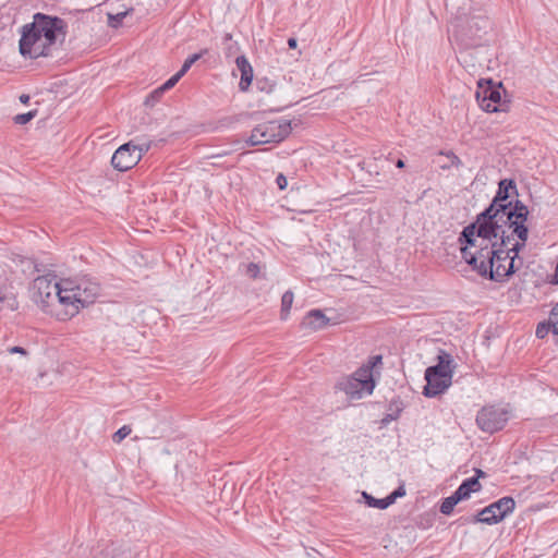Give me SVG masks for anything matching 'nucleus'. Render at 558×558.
Masks as SVG:
<instances>
[{
    "mask_svg": "<svg viewBox=\"0 0 558 558\" xmlns=\"http://www.w3.org/2000/svg\"><path fill=\"white\" fill-rule=\"evenodd\" d=\"M99 292V283L86 277L56 281L39 276L29 289L31 300L37 307L60 322L71 319L83 307L94 303Z\"/></svg>",
    "mask_w": 558,
    "mask_h": 558,
    "instance_id": "1",
    "label": "nucleus"
},
{
    "mask_svg": "<svg viewBox=\"0 0 558 558\" xmlns=\"http://www.w3.org/2000/svg\"><path fill=\"white\" fill-rule=\"evenodd\" d=\"M515 189L513 180L505 179L499 182L492 204L477 216L475 222L463 229V236L468 243L472 244L475 233L488 238L502 233V228L512 230V234L518 239L527 240L529 229L525 226L529 216L527 207L520 201H517L513 206L508 202L510 190L515 191Z\"/></svg>",
    "mask_w": 558,
    "mask_h": 558,
    "instance_id": "2",
    "label": "nucleus"
},
{
    "mask_svg": "<svg viewBox=\"0 0 558 558\" xmlns=\"http://www.w3.org/2000/svg\"><path fill=\"white\" fill-rule=\"evenodd\" d=\"M508 230L502 228V233H496V235H489L488 238L475 233L472 244L468 243L462 231L459 236L462 258L481 276H489L492 280L497 282L504 281L519 269V266L514 264V257L508 262V265L501 264V260L508 258L505 247L510 244L514 235L512 232L509 234Z\"/></svg>",
    "mask_w": 558,
    "mask_h": 558,
    "instance_id": "3",
    "label": "nucleus"
},
{
    "mask_svg": "<svg viewBox=\"0 0 558 558\" xmlns=\"http://www.w3.org/2000/svg\"><path fill=\"white\" fill-rule=\"evenodd\" d=\"M66 23L58 16L36 13L33 22L23 26L20 52L23 57L37 59L51 56L58 43L64 40Z\"/></svg>",
    "mask_w": 558,
    "mask_h": 558,
    "instance_id": "4",
    "label": "nucleus"
},
{
    "mask_svg": "<svg viewBox=\"0 0 558 558\" xmlns=\"http://www.w3.org/2000/svg\"><path fill=\"white\" fill-rule=\"evenodd\" d=\"M291 130V122L286 119L263 122L252 130L246 143L250 146L279 143L290 134Z\"/></svg>",
    "mask_w": 558,
    "mask_h": 558,
    "instance_id": "5",
    "label": "nucleus"
},
{
    "mask_svg": "<svg viewBox=\"0 0 558 558\" xmlns=\"http://www.w3.org/2000/svg\"><path fill=\"white\" fill-rule=\"evenodd\" d=\"M364 369H356L350 376L342 377L337 383V388L343 391L350 399H362L364 396L372 395L375 388L374 378L368 377Z\"/></svg>",
    "mask_w": 558,
    "mask_h": 558,
    "instance_id": "6",
    "label": "nucleus"
},
{
    "mask_svg": "<svg viewBox=\"0 0 558 558\" xmlns=\"http://www.w3.org/2000/svg\"><path fill=\"white\" fill-rule=\"evenodd\" d=\"M514 506L515 502L511 497H502L478 511L470 522L488 525L497 524L513 511Z\"/></svg>",
    "mask_w": 558,
    "mask_h": 558,
    "instance_id": "7",
    "label": "nucleus"
},
{
    "mask_svg": "<svg viewBox=\"0 0 558 558\" xmlns=\"http://www.w3.org/2000/svg\"><path fill=\"white\" fill-rule=\"evenodd\" d=\"M507 421L508 412L495 407L483 408L476 415L477 426L490 434L500 430Z\"/></svg>",
    "mask_w": 558,
    "mask_h": 558,
    "instance_id": "8",
    "label": "nucleus"
},
{
    "mask_svg": "<svg viewBox=\"0 0 558 558\" xmlns=\"http://www.w3.org/2000/svg\"><path fill=\"white\" fill-rule=\"evenodd\" d=\"M488 21L481 16H471L463 23H459L456 27V34L459 39L466 46L472 47L475 39L480 37V32L486 28Z\"/></svg>",
    "mask_w": 558,
    "mask_h": 558,
    "instance_id": "9",
    "label": "nucleus"
},
{
    "mask_svg": "<svg viewBox=\"0 0 558 558\" xmlns=\"http://www.w3.org/2000/svg\"><path fill=\"white\" fill-rule=\"evenodd\" d=\"M141 160V150L132 142L121 145L111 158V165L119 171H126Z\"/></svg>",
    "mask_w": 558,
    "mask_h": 558,
    "instance_id": "10",
    "label": "nucleus"
},
{
    "mask_svg": "<svg viewBox=\"0 0 558 558\" xmlns=\"http://www.w3.org/2000/svg\"><path fill=\"white\" fill-rule=\"evenodd\" d=\"M426 386L424 387V396L428 398L436 397L445 392L452 384L451 375L440 377V375H428L425 372Z\"/></svg>",
    "mask_w": 558,
    "mask_h": 558,
    "instance_id": "11",
    "label": "nucleus"
},
{
    "mask_svg": "<svg viewBox=\"0 0 558 558\" xmlns=\"http://www.w3.org/2000/svg\"><path fill=\"white\" fill-rule=\"evenodd\" d=\"M477 101L481 108L487 112L498 111V105L501 100L499 87L488 86L476 93Z\"/></svg>",
    "mask_w": 558,
    "mask_h": 558,
    "instance_id": "12",
    "label": "nucleus"
},
{
    "mask_svg": "<svg viewBox=\"0 0 558 558\" xmlns=\"http://www.w3.org/2000/svg\"><path fill=\"white\" fill-rule=\"evenodd\" d=\"M405 493L407 490H392L390 495L384 498H375L366 490H362V498L368 507L384 510L395 504L398 498L404 497Z\"/></svg>",
    "mask_w": 558,
    "mask_h": 558,
    "instance_id": "13",
    "label": "nucleus"
},
{
    "mask_svg": "<svg viewBox=\"0 0 558 558\" xmlns=\"http://www.w3.org/2000/svg\"><path fill=\"white\" fill-rule=\"evenodd\" d=\"M453 360L449 353L441 351L438 355V363L434 366H429L426 368V373L430 375H440V377H446V375L453 376Z\"/></svg>",
    "mask_w": 558,
    "mask_h": 558,
    "instance_id": "14",
    "label": "nucleus"
},
{
    "mask_svg": "<svg viewBox=\"0 0 558 558\" xmlns=\"http://www.w3.org/2000/svg\"><path fill=\"white\" fill-rule=\"evenodd\" d=\"M235 64L241 72L239 87L242 92H246L253 81V68L245 56L238 57Z\"/></svg>",
    "mask_w": 558,
    "mask_h": 558,
    "instance_id": "15",
    "label": "nucleus"
},
{
    "mask_svg": "<svg viewBox=\"0 0 558 558\" xmlns=\"http://www.w3.org/2000/svg\"><path fill=\"white\" fill-rule=\"evenodd\" d=\"M124 554L121 546L114 543H106L93 548L92 558H124Z\"/></svg>",
    "mask_w": 558,
    "mask_h": 558,
    "instance_id": "16",
    "label": "nucleus"
},
{
    "mask_svg": "<svg viewBox=\"0 0 558 558\" xmlns=\"http://www.w3.org/2000/svg\"><path fill=\"white\" fill-rule=\"evenodd\" d=\"M329 318L319 310H313L304 317L302 325L311 330H319L326 327Z\"/></svg>",
    "mask_w": 558,
    "mask_h": 558,
    "instance_id": "17",
    "label": "nucleus"
},
{
    "mask_svg": "<svg viewBox=\"0 0 558 558\" xmlns=\"http://www.w3.org/2000/svg\"><path fill=\"white\" fill-rule=\"evenodd\" d=\"M472 490H456L453 495L445 498L440 505V512L442 514H450L454 506L462 499L470 497Z\"/></svg>",
    "mask_w": 558,
    "mask_h": 558,
    "instance_id": "18",
    "label": "nucleus"
},
{
    "mask_svg": "<svg viewBox=\"0 0 558 558\" xmlns=\"http://www.w3.org/2000/svg\"><path fill=\"white\" fill-rule=\"evenodd\" d=\"M0 303L2 304L0 310L15 311L19 307L14 293L7 287H0Z\"/></svg>",
    "mask_w": 558,
    "mask_h": 558,
    "instance_id": "19",
    "label": "nucleus"
},
{
    "mask_svg": "<svg viewBox=\"0 0 558 558\" xmlns=\"http://www.w3.org/2000/svg\"><path fill=\"white\" fill-rule=\"evenodd\" d=\"M474 471H475V475L462 478L458 488L470 489V488H474L475 486L480 487L478 480L481 477H485L486 473L478 469H475Z\"/></svg>",
    "mask_w": 558,
    "mask_h": 558,
    "instance_id": "20",
    "label": "nucleus"
},
{
    "mask_svg": "<svg viewBox=\"0 0 558 558\" xmlns=\"http://www.w3.org/2000/svg\"><path fill=\"white\" fill-rule=\"evenodd\" d=\"M293 299H294V294L292 291H286L281 298V311H280V316H281V319H287L289 314H290V310L292 307V304H293Z\"/></svg>",
    "mask_w": 558,
    "mask_h": 558,
    "instance_id": "21",
    "label": "nucleus"
},
{
    "mask_svg": "<svg viewBox=\"0 0 558 558\" xmlns=\"http://www.w3.org/2000/svg\"><path fill=\"white\" fill-rule=\"evenodd\" d=\"M381 355H374V356H371L366 363L362 364L361 367H359V369H364L366 371L365 374L371 377V378H374L373 376V371L374 368L377 366V365H380L381 364Z\"/></svg>",
    "mask_w": 558,
    "mask_h": 558,
    "instance_id": "22",
    "label": "nucleus"
},
{
    "mask_svg": "<svg viewBox=\"0 0 558 558\" xmlns=\"http://www.w3.org/2000/svg\"><path fill=\"white\" fill-rule=\"evenodd\" d=\"M207 52V49H204L202 50L201 52L198 53H194L192 56H190L183 63L182 68L180 69V73L182 75H184L190 69L191 66L196 62L198 61L205 53Z\"/></svg>",
    "mask_w": 558,
    "mask_h": 558,
    "instance_id": "23",
    "label": "nucleus"
},
{
    "mask_svg": "<svg viewBox=\"0 0 558 558\" xmlns=\"http://www.w3.org/2000/svg\"><path fill=\"white\" fill-rule=\"evenodd\" d=\"M520 241L515 242L512 247H509V245L507 247H505L507 251H509V253H513L512 257H514V264L517 266H519V268L521 267L522 265V260L518 258V254L519 252L525 246V241L519 239Z\"/></svg>",
    "mask_w": 558,
    "mask_h": 558,
    "instance_id": "24",
    "label": "nucleus"
},
{
    "mask_svg": "<svg viewBox=\"0 0 558 558\" xmlns=\"http://www.w3.org/2000/svg\"><path fill=\"white\" fill-rule=\"evenodd\" d=\"M131 432L132 428L129 425H123L113 434V442L120 444L125 437H128L131 434Z\"/></svg>",
    "mask_w": 558,
    "mask_h": 558,
    "instance_id": "25",
    "label": "nucleus"
},
{
    "mask_svg": "<svg viewBox=\"0 0 558 558\" xmlns=\"http://www.w3.org/2000/svg\"><path fill=\"white\" fill-rule=\"evenodd\" d=\"M550 330L553 331V325L549 318L548 323H539L537 325L535 335L537 338L543 339L548 335Z\"/></svg>",
    "mask_w": 558,
    "mask_h": 558,
    "instance_id": "26",
    "label": "nucleus"
},
{
    "mask_svg": "<svg viewBox=\"0 0 558 558\" xmlns=\"http://www.w3.org/2000/svg\"><path fill=\"white\" fill-rule=\"evenodd\" d=\"M128 12H121L116 15L109 14L108 15V23L111 27H119L123 21V19L126 16Z\"/></svg>",
    "mask_w": 558,
    "mask_h": 558,
    "instance_id": "27",
    "label": "nucleus"
},
{
    "mask_svg": "<svg viewBox=\"0 0 558 558\" xmlns=\"http://www.w3.org/2000/svg\"><path fill=\"white\" fill-rule=\"evenodd\" d=\"M35 116H36V111L35 110L28 111L26 113L17 114V116L14 117V122L16 124L23 125V124L28 123L32 119H34Z\"/></svg>",
    "mask_w": 558,
    "mask_h": 558,
    "instance_id": "28",
    "label": "nucleus"
},
{
    "mask_svg": "<svg viewBox=\"0 0 558 558\" xmlns=\"http://www.w3.org/2000/svg\"><path fill=\"white\" fill-rule=\"evenodd\" d=\"M260 266L256 263H250L246 265L245 275L252 279H256L259 276Z\"/></svg>",
    "mask_w": 558,
    "mask_h": 558,
    "instance_id": "29",
    "label": "nucleus"
},
{
    "mask_svg": "<svg viewBox=\"0 0 558 558\" xmlns=\"http://www.w3.org/2000/svg\"><path fill=\"white\" fill-rule=\"evenodd\" d=\"M182 76L183 75L180 72H177L173 76H171L167 82H165L161 85V90L166 92L174 87Z\"/></svg>",
    "mask_w": 558,
    "mask_h": 558,
    "instance_id": "30",
    "label": "nucleus"
},
{
    "mask_svg": "<svg viewBox=\"0 0 558 558\" xmlns=\"http://www.w3.org/2000/svg\"><path fill=\"white\" fill-rule=\"evenodd\" d=\"M550 322L553 325V333L558 335V303L553 307L550 312Z\"/></svg>",
    "mask_w": 558,
    "mask_h": 558,
    "instance_id": "31",
    "label": "nucleus"
},
{
    "mask_svg": "<svg viewBox=\"0 0 558 558\" xmlns=\"http://www.w3.org/2000/svg\"><path fill=\"white\" fill-rule=\"evenodd\" d=\"M402 411V408L401 407H397L396 408V413H387L384 418L381 420V423L384 425H387L388 423L397 420L400 415V412Z\"/></svg>",
    "mask_w": 558,
    "mask_h": 558,
    "instance_id": "32",
    "label": "nucleus"
},
{
    "mask_svg": "<svg viewBox=\"0 0 558 558\" xmlns=\"http://www.w3.org/2000/svg\"><path fill=\"white\" fill-rule=\"evenodd\" d=\"M165 93V90H161V86L156 88L154 92L150 93V95L147 97L146 102H156L159 100L161 95Z\"/></svg>",
    "mask_w": 558,
    "mask_h": 558,
    "instance_id": "33",
    "label": "nucleus"
},
{
    "mask_svg": "<svg viewBox=\"0 0 558 558\" xmlns=\"http://www.w3.org/2000/svg\"><path fill=\"white\" fill-rule=\"evenodd\" d=\"M8 352L10 354H21L23 356H27L28 355V352L26 351V349L22 348V347H17V345H14V347H10L8 349Z\"/></svg>",
    "mask_w": 558,
    "mask_h": 558,
    "instance_id": "34",
    "label": "nucleus"
},
{
    "mask_svg": "<svg viewBox=\"0 0 558 558\" xmlns=\"http://www.w3.org/2000/svg\"><path fill=\"white\" fill-rule=\"evenodd\" d=\"M446 156L450 158L451 166L459 168L462 165L460 158L452 151L447 153Z\"/></svg>",
    "mask_w": 558,
    "mask_h": 558,
    "instance_id": "35",
    "label": "nucleus"
},
{
    "mask_svg": "<svg viewBox=\"0 0 558 558\" xmlns=\"http://www.w3.org/2000/svg\"><path fill=\"white\" fill-rule=\"evenodd\" d=\"M276 183L280 190H284L288 185V180L282 173H280L276 179Z\"/></svg>",
    "mask_w": 558,
    "mask_h": 558,
    "instance_id": "36",
    "label": "nucleus"
},
{
    "mask_svg": "<svg viewBox=\"0 0 558 558\" xmlns=\"http://www.w3.org/2000/svg\"><path fill=\"white\" fill-rule=\"evenodd\" d=\"M135 148L141 150V157L143 156L144 153L148 151L149 149V145L148 144H145V145H135Z\"/></svg>",
    "mask_w": 558,
    "mask_h": 558,
    "instance_id": "37",
    "label": "nucleus"
},
{
    "mask_svg": "<svg viewBox=\"0 0 558 558\" xmlns=\"http://www.w3.org/2000/svg\"><path fill=\"white\" fill-rule=\"evenodd\" d=\"M397 407H400V402H398V401L391 402L390 405H389V411H390L389 413H396V408Z\"/></svg>",
    "mask_w": 558,
    "mask_h": 558,
    "instance_id": "38",
    "label": "nucleus"
},
{
    "mask_svg": "<svg viewBox=\"0 0 558 558\" xmlns=\"http://www.w3.org/2000/svg\"><path fill=\"white\" fill-rule=\"evenodd\" d=\"M296 45H298V41H296V39H295V38H289V39H288V46H289V48L294 49V48H296Z\"/></svg>",
    "mask_w": 558,
    "mask_h": 558,
    "instance_id": "39",
    "label": "nucleus"
},
{
    "mask_svg": "<svg viewBox=\"0 0 558 558\" xmlns=\"http://www.w3.org/2000/svg\"><path fill=\"white\" fill-rule=\"evenodd\" d=\"M20 100L23 104H27L29 101V96L26 95V94H23V95L20 96Z\"/></svg>",
    "mask_w": 558,
    "mask_h": 558,
    "instance_id": "40",
    "label": "nucleus"
},
{
    "mask_svg": "<svg viewBox=\"0 0 558 558\" xmlns=\"http://www.w3.org/2000/svg\"><path fill=\"white\" fill-rule=\"evenodd\" d=\"M505 252L508 253V258L506 260H501V264L508 265V262H510V259L512 258V255H510L509 251H507L506 248H505Z\"/></svg>",
    "mask_w": 558,
    "mask_h": 558,
    "instance_id": "41",
    "label": "nucleus"
},
{
    "mask_svg": "<svg viewBox=\"0 0 558 558\" xmlns=\"http://www.w3.org/2000/svg\"><path fill=\"white\" fill-rule=\"evenodd\" d=\"M396 166L398 168H403L404 167V161L402 159H398L397 162H396Z\"/></svg>",
    "mask_w": 558,
    "mask_h": 558,
    "instance_id": "42",
    "label": "nucleus"
},
{
    "mask_svg": "<svg viewBox=\"0 0 558 558\" xmlns=\"http://www.w3.org/2000/svg\"><path fill=\"white\" fill-rule=\"evenodd\" d=\"M225 37H226L227 40H230L231 39V34H226Z\"/></svg>",
    "mask_w": 558,
    "mask_h": 558,
    "instance_id": "43",
    "label": "nucleus"
},
{
    "mask_svg": "<svg viewBox=\"0 0 558 558\" xmlns=\"http://www.w3.org/2000/svg\"><path fill=\"white\" fill-rule=\"evenodd\" d=\"M464 473H461V475H463ZM460 477V474H457L456 475V478L458 480Z\"/></svg>",
    "mask_w": 558,
    "mask_h": 558,
    "instance_id": "44",
    "label": "nucleus"
}]
</instances>
